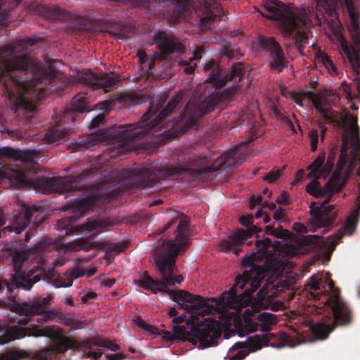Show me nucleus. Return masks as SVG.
I'll return each mask as SVG.
<instances>
[{"label":"nucleus","mask_w":360,"mask_h":360,"mask_svg":"<svg viewBox=\"0 0 360 360\" xmlns=\"http://www.w3.org/2000/svg\"><path fill=\"white\" fill-rule=\"evenodd\" d=\"M37 156V153L34 150H19L7 146L1 147L0 158H10L14 162L2 167L0 171V181L7 179L11 186L15 188L28 187L42 191L44 193L86 191L88 193L78 196L68 205L72 212V215L58 220L56 224V229L58 231H65L68 233L84 231H91L104 226V222L101 220L88 221L81 226H75L73 223L94 206L110 202L115 197L114 193L105 192L98 188L90 186L87 180L91 174V172L89 169L70 176L31 178L30 176V165L34 163Z\"/></svg>","instance_id":"obj_1"},{"label":"nucleus","mask_w":360,"mask_h":360,"mask_svg":"<svg viewBox=\"0 0 360 360\" xmlns=\"http://www.w3.org/2000/svg\"><path fill=\"white\" fill-rule=\"evenodd\" d=\"M260 276L261 274L256 270L244 271L243 275L236 276L235 284L229 291L224 292L219 297L205 299L186 290L171 291L172 300L186 312L172 320L173 334L165 331L164 338L189 341L199 349L217 346L221 333L219 323L212 318L205 316L240 304L241 299L237 294L236 287L243 289L250 283V290L245 289L241 294L249 295L259 287L262 279Z\"/></svg>","instance_id":"obj_2"},{"label":"nucleus","mask_w":360,"mask_h":360,"mask_svg":"<svg viewBox=\"0 0 360 360\" xmlns=\"http://www.w3.org/2000/svg\"><path fill=\"white\" fill-rule=\"evenodd\" d=\"M37 39L27 37L16 41L13 44L0 47V67L6 72L8 79L4 85L11 100L19 122L24 125L35 122L38 112L36 103L41 98L38 94H32V85L43 81H51L59 77L60 72L55 67L60 60H49L46 68L29 56H14L15 53L25 51L34 45Z\"/></svg>","instance_id":"obj_3"},{"label":"nucleus","mask_w":360,"mask_h":360,"mask_svg":"<svg viewBox=\"0 0 360 360\" xmlns=\"http://www.w3.org/2000/svg\"><path fill=\"white\" fill-rule=\"evenodd\" d=\"M59 245L56 241L51 239H43L32 248L27 249V245H21L20 248L10 249L9 255L11 257L14 274H11L9 279L0 278V307H15L20 314L30 316L34 315H44V320L52 319L56 313L49 309L51 298H34L30 302L18 303L15 301L18 295L17 290L20 288L29 290L34 283L40 280L39 276L22 273L21 266L28 259L30 255H34L39 257V262L44 263L45 258L44 254L53 250H58Z\"/></svg>","instance_id":"obj_4"},{"label":"nucleus","mask_w":360,"mask_h":360,"mask_svg":"<svg viewBox=\"0 0 360 360\" xmlns=\"http://www.w3.org/2000/svg\"><path fill=\"white\" fill-rule=\"evenodd\" d=\"M178 221L174 231L175 240H165L158 244L154 250L155 267L157 275L160 278H154L148 271H144L143 276L134 281V284L151 291L153 293L162 292L168 293L177 290H169L176 283H181L184 278L181 275H175V261L178 254L188 247V219L181 214L180 219L174 217L167 222L162 229H159L158 234L160 235ZM180 290H178L179 291Z\"/></svg>","instance_id":"obj_5"},{"label":"nucleus","mask_w":360,"mask_h":360,"mask_svg":"<svg viewBox=\"0 0 360 360\" xmlns=\"http://www.w3.org/2000/svg\"><path fill=\"white\" fill-rule=\"evenodd\" d=\"M205 70L210 71L205 82L213 83L216 86V91L203 100L195 98L189 101L180 117L172 120V126L180 129L183 133L198 126L199 120L214 111L221 101L230 99L234 95L244 75L243 64L240 63H233L230 71L222 78L221 70L214 60H210L205 65Z\"/></svg>","instance_id":"obj_6"},{"label":"nucleus","mask_w":360,"mask_h":360,"mask_svg":"<svg viewBox=\"0 0 360 360\" xmlns=\"http://www.w3.org/2000/svg\"><path fill=\"white\" fill-rule=\"evenodd\" d=\"M307 286L314 291L310 292L311 296L316 300H320L323 295H327L328 291L332 293L323 301L325 305L330 308L332 314L323 316L320 321L316 322L311 319L305 321L306 326L309 327L316 340H322L327 338L337 326H343L351 323L352 311L347 304L341 299L339 290L328 274L324 277L312 276L308 281Z\"/></svg>","instance_id":"obj_7"},{"label":"nucleus","mask_w":360,"mask_h":360,"mask_svg":"<svg viewBox=\"0 0 360 360\" xmlns=\"http://www.w3.org/2000/svg\"><path fill=\"white\" fill-rule=\"evenodd\" d=\"M183 95L177 94L164 107L167 97L163 96L156 103H151L137 124L117 126L115 132L110 134L119 140L117 153H127L131 148L130 142L143 139L153 131L167 127L168 124L165 120L180 107Z\"/></svg>","instance_id":"obj_8"},{"label":"nucleus","mask_w":360,"mask_h":360,"mask_svg":"<svg viewBox=\"0 0 360 360\" xmlns=\"http://www.w3.org/2000/svg\"><path fill=\"white\" fill-rule=\"evenodd\" d=\"M265 8L270 13L266 18L277 20L285 35L291 36L296 30L311 23L309 15L304 10L291 4L286 5L278 0H269L265 4Z\"/></svg>","instance_id":"obj_9"},{"label":"nucleus","mask_w":360,"mask_h":360,"mask_svg":"<svg viewBox=\"0 0 360 360\" xmlns=\"http://www.w3.org/2000/svg\"><path fill=\"white\" fill-rule=\"evenodd\" d=\"M354 167L355 159L352 158L347 168L345 176L342 177L340 174V179L334 184L333 190L329 192V195L320 205L316 206V202L311 203L309 206L311 218L309 219V222L311 231H316L319 228H324L323 233H326L328 231V228L334 224L338 215L337 212L334 211L335 206L333 205L326 206V205L330 202L334 193L340 192L345 187Z\"/></svg>","instance_id":"obj_10"},{"label":"nucleus","mask_w":360,"mask_h":360,"mask_svg":"<svg viewBox=\"0 0 360 360\" xmlns=\"http://www.w3.org/2000/svg\"><path fill=\"white\" fill-rule=\"evenodd\" d=\"M205 159L194 158L192 157H186L184 160V167H169L165 170L160 169H149L147 168H141L136 172L138 182L137 187L141 188H148L160 184L167 176L175 175L176 174H181L187 172L188 174L198 176L205 171L210 169V167H204L199 168L197 166L202 165Z\"/></svg>","instance_id":"obj_11"},{"label":"nucleus","mask_w":360,"mask_h":360,"mask_svg":"<svg viewBox=\"0 0 360 360\" xmlns=\"http://www.w3.org/2000/svg\"><path fill=\"white\" fill-rule=\"evenodd\" d=\"M38 207L35 205L27 207L24 212H18L14 214L10 221V224L3 228H0V238L8 236L11 240L13 242L24 241L27 242L30 240V236L28 232H26L23 239L16 238L15 237L20 235L23 230L31 223L32 218L35 224H40L44 220V217L41 216ZM5 224L4 214L0 212V227Z\"/></svg>","instance_id":"obj_12"},{"label":"nucleus","mask_w":360,"mask_h":360,"mask_svg":"<svg viewBox=\"0 0 360 360\" xmlns=\"http://www.w3.org/2000/svg\"><path fill=\"white\" fill-rule=\"evenodd\" d=\"M245 152L244 146H236L235 148L224 152L219 158H217L214 163H211L210 161L207 159L206 156L204 155H195L194 154H185L182 155L181 158L178 159L179 165L178 167H181L186 165L184 162V160L186 157H192L194 158H204L205 161L200 165L197 166L199 168H203L204 167H210V169L207 171H205L202 174L194 176L191 174H188L187 172L181 173V174H188L190 176H193L195 178L197 177H202V176H205V178H207V176L213 174L215 172H221L227 168L231 167H236L240 164L236 159L240 156L243 155Z\"/></svg>","instance_id":"obj_13"},{"label":"nucleus","mask_w":360,"mask_h":360,"mask_svg":"<svg viewBox=\"0 0 360 360\" xmlns=\"http://www.w3.org/2000/svg\"><path fill=\"white\" fill-rule=\"evenodd\" d=\"M239 222L243 226L248 228L247 229H238L234 233L230 235L227 239L221 240L219 244L221 250L225 252L232 250L236 255H238L242 250L240 247L244 242L252 238L253 235L262 231L261 229L256 226L249 227L250 225L253 224L252 214L241 216Z\"/></svg>","instance_id":"obj_14"},{"label":"nucleus","mask_w":360,"mask_h":360,"mask_svg":"<svg viewBox=\"0 0 360 360\" xmlns=\"http://www.w3.org/2000/svg\"><path fill=\"white\" fill-rule=\"evenodd\" d=\"M325 160V155L321 154L319 155L308 167L307 169L310 170L309 174H307L308 179H313L311 182L306 186L307 192L313 195L315 198H320L323 196H328L329 195V192L333 190V187L334 184L337 181H334L330 188H326V184L323 187L320 186V183L318 181V179L320 177H323L321 175V167Z\"/></svg>","instance_id":"obj_15"},{"label":"nucleus","mask_w":360,"mask_h":360,"mask_svg":"<svg viewBox=\"0 0 360 360\" xmlns=\"http://www.w3.org/2000/svg\"><path fill=\"white\" fill-rule=\"evenodd\" d=\"M260 47L269 53L270 68L277 72H281L286 66V59L283 49L273 37L262 36L259 39Z\"/></svg>","instance_id":"obj_16"},{"label":"nucleus","mask_w":360,"mask_h":360,"mask_svg":"<svg viewBox=\"0 0 360 360\" xmlns=\"http://www.w3.org/2000/svg\"><path fill=\"white\" fill-rule=\"evenodd\" d=\"M78 82L90 86L93 89H103L105 92L115 84L120 79L117 75L112 72L96 75L90 70L79 72L77 75Z\"/></svg>","instance_id":"obj_17"},{"label":"nucleus","mask_w":360,"mask_h":360,"mask_svg":"<svg viewBox=\"0 0 360 360\" xmlns=\"http://www.w3.org/2000/svg\"><path fill=\"white\" fill-rule=\"evenodd\" d=\"M86 94H78L67 105L60 115L58 124L63 125V128H69L68 125L74 123L77 119V113L89 111Z\"/></svg>","instance_id":"obj_18"},{"label":"nucleus","mask_w":360,"mask_h":360,"mask_svg":"<svg viewBox=\"0 0 360 360\" xmlns=\"http://www.w3.org/2000/svg\"><path fill=\"white\" fill-rule=\"evenodd\" d=\"M53 331L50 328H42L39 326H32L31 327L22 328L18 326H13L7 328L4 331V341L10 342L17 339H21L25 336L29 337H51Z\"/></svg>","instance_id":"obj_19"},{"label":"nucleus","mask_w":360,"mask_h":360,"mask_svg":"<svg viewBox=\"0 0 360 360\" xmlns=\"http://www.w3.org/2000/svg\"><path fill=\"white\" fill-rule=\"evenodd\" d=\"M154 41L160 50L161 60H165L171 53H180L184 51L183 44L176 37L163 31L155 34Z\"/></svg>","instance_id":"obj_20"},{"label":"nucleus","mask_w":360,"mask_h":360,"mask_svg":"<svg viewBox=\"0 0 360 360\" xmlns=\"http://www.w3.org/2000/svg\"><path fill=\"white\" fill-rule=\"evenodd\" d=\"M309 98L314 106L315 109L321 115L323 118L328 122V123L336 124L338 127H343V123L346 122L349 118L352 120L349 115H352L350 113H346L342 118V121H338L333 116V113H330L327 109L324 108L323 105L328 103L326 98L320 94L311 93Z\"/></svg>","instance_id":"obj_21"},{"label":"nucleus","mask_w":360,"mask_h":360,"mask_svg":"<svg viewBox=\"0 0 360 360\" xmlns=\"http://www.w3.org/2000/svg\"><path fill=\"white\" fill-rule=\"evenodd\" d=\"M350 122V125H352V122L350 119H347L346 122L343 123V127L345 128L344 132L345 134L342 136V144L340 147V154L339 156V159L336 165L335 170L332 174L330 178L326 183V188H330L331 186V184L338 180L340 179V174L342 171L348 158V146H349V139L347 137V129L345 127L347 122ZM352 128V126H350V129Z\"/></svg>","instance_id":"obj_22"},{"label":"nucleus","mask_w":360,"mask_h":360,"mask_svg":"<svg viewBox=\"0 0 360 360\" xmlns=\"http://www.w3.org/2000/svg\"><path fill=\"white\" fill-rule=\"evenodd\" d=\"M256 319L259 323L249 320L245 321V327L248 332L252 333L257 331L259 328L261 331L268 333L271 330V326L276 325L277 323L276 315L269 312H262L258 314Z\"/></svg>","instance_id":"obj_23"},{"label":"nucleus","mask_w":360,"mask_h":360,"mask_svg":"<svg viewBox=\"0 0 360 360\" xmlns=\"http://www.w3.org/2000/svg\"><path fill=\"white\" fill-rule=\"evenodd\" d=\"M299 243L305 247V250L311 251L317 248H328L330 251H333L336 245L337 242L324 240V238L318 235H308L302 236L298 240Z\"/></svg>","instance_id":"obj_24"},{"label":"nucleus","mask_w":360,"mask_h":360,"mask_svg":"<svg viewBox=\"0 0 360 360\" xmlns=\"http://www.w3.org/2000/svg\"><path fill=\"white\" fill-rule=\"evenodd\" d=\"M72 131L70 128H63V125L56 124L49 127L44 136V140L48 144H58L61 140L64 139Z\"/></svg>","instance_id":"obj_25"},{"label":"nucleus","mask_w":360,"mask_h":360,"mask_svg":"<svg viewBox=\"0 0 360 360\" xmlns=\"http://www.w3.org/2000/svg\"><path fill=\"white\" fill-rule=\"evenodd\" d=\"M105 138L103 134L92 133L79 140L72 142L70 146L72 152L81 150L82 148H90L97 145L102 139Z\"/></svg>","instance_id":"obj_26"},{"label":"nucleus","mask_w":360,"mask_h":360,"mask_svg":"<svg viewBox=\"0 0 360 360\" xmlns=\"http://www.w3.org/2000/svg\"><path fill=\"white\" fill-rule=\"evenodd\" d=\"M269 340L267 337V335L264 334L262 335H255L251 337H248L247 341L245 342H238L233 346V349H242L245 347H248L250 350L254 352L258 349H260L263 345H267Z\"/></svg>","instance_id":"obj_27"},{"label":"nucleus","mask_w":360,"mask_h":360,"mask_svg":"<svg viewBox=\"0 0 360 360\" xmlns=\"http://www.w3.org/2000/svg\"><path fill=\"white\" fill-rule=\"evenodd\" d=\"M21 0H1L0 1V26L6 25L9 20V12L17 7Z\"/></svg>","instance_id":"obj_28"},{"label":"nucleus","mask_w":360,"mask_h":360,"mask_svg":"<svg viewBox=\"0 0 360 360\" xmlns=\"http://www.w3.org/2000/svg\"><path fill=\"white\" fill-rule=\"evenodd\" d=\"M360 219V195L359 194L356 198V208L347 217L345 225V229L348 230L349 233L352 234L355 230L359 220Z\"/></svg>","instance_id":"obj_29"},{"label":"nucleus","mask_w":360,"mask_h":360,"mask_svg":"<svg viewBox=\"0 0 360 360\" xmlns=\"http://www.w3.org/2000/svg\"><path fill=\"white\" fill-rule=\"evenodd\" d=\"M37 9L41 15L50 20H56L63 16L62 10L56 6L41 4L37 6Z\"/></svg>","instance_id":"obj_30"},{"label":"nucleus","mask_w":360,"mask_h":360,"mask_svg":"<svg viewBox=\"0 0 360 360\" xmlns=\"http://www.w3.org/2000/svg\"><path fill=\"white\" fill-rule=\"evenodd\" d=\"M338 152V146L337 145H335L334 146L330 148L326 162L325 163V165H323L321 170V175L323 176V178H326V176H328V175L332 171Z\"/></svg>","instance_id":"obj_31"},{"label":"nucleus","mask_w":360,"mask_h":360,"mask_svg":"<svg viewBox=\"0 0 360 360\" xmlns=\"http://www.w3.org/2000/svg\"><path fill=\"white\" fill-rule=\"evenodd\" d=\"M76 247L78 250L89 251L91 249L101 248V245L95 241H91L88 238H80L75 241Z\"/></svg>","instance_id":"obj_32"},{"label":"nucleus","mask_w":360,"mask_h":360,"mask_svg":"<svg viewBox=\"0 0 360 360\" xmlns=\"http://www.w3.org/2000/svg\"><path fill=\"white\" fill-rule=\"evenodd\" d=\"M319 60L325 66L330 74H336L337 69L332 60L325 53L320 52L318 54Z\"/></svg>","instance_id":"obj_33"},{"label":"nucleus","mask_w":360,"mask_h":360,"mask_svg":"<svg viewBox=\"0 0 360 360\" xmlns=\"http://www.w3.org/2000/svg\"><path fill=\"white\" fill-rule=\"evenodd\" d=\"M24 356V353L16 349H9L0 354V360H19Z\"/></svg>","instance_id":"obj_34"},{"label":"nucleus","mask_w":360,"mask_h":360,"mask_svg":"<svg viewBox=\"0 0 360 360\" xmlns=\"http://www.w3.org/2000/svg\"><path fill=\"white\" fill-rule=\"evenodd\" d=\"M285 167V166H284L282 169H280L277 167H274L271 171L266 174V175L264 176V180L269 184L274 183L281 177Z\"/></svg>","instance_id":"obj_35"},{"label":"nucleus","mask_w":360,"mask_h":360,"mask_svg":"<svg viewBox=\"0 0 360 360\" xmlns=\"http://www.w3.org/2000/svg\"><path fill=\"white\" fill-rule=\"evenodd\" d=\"M359 51H354V54L348 58L356 76H360V56Z\"/></svg>","instance_id":"obj_36"},{"label":"nucleus","mask_w":360,"mask_h":360,"mask_svg":"<svg viewBox=\"0 0 360 360\" xmlns=\"http://www.w3.org/2000/svg\"><path fill=\"white\" fill-rule=\"evenodd\" d=\"M308 43V37L307 34L297 32L295 38V45L297 50L301 53L304 45Z\"/></svg>","instance_id":"obj_37"},{"label":"nucleus","mask_w":360,"mask_h":360,"mask_svg":"<svg viewBox=\"0 0 360 360\" xmlns=\"http://www.w3.org/2000/svg\"><path fill=\"white\" fill-rule=\"evenodd\" d=\"M94 344L96 346L104 347L113 352L119 351L120 349L118 345L112 342L106 338H100L99 342H94Z\"/></svg>","instance_id":"obj_38"},{"label":"nucleus","mask_w":360,"mask_h":360,"mask_svg":"<svg viewBox=\"0 0 360 360\" xmlns=\"http://www.w3.org/2000/svg\"><path fill=\"white\" fill-rule=\"evenodd\" d=\"M55 354L52 348H44L36 352L35 356L40 360H51Z\"/></svg>","instance_id":"obj_39"},{"label":"nucleus","mask_w":360,"mask_h":360,"mask_svg":"<svg viewBox=\"0 0 360 360\" xmlns=\"http://www.w3.org/2000/svg\"><path fill=\"white\" fill-rule=\"evenodd\" d=\"M66 275L70 276V278L68 280V283L63 285V286H72L73 281L82 277L84 275V273L77 269H73L72 270L67 271Z\"/></svg>","instance_id":"obj_40"},{"label":"nucleus","mask_w":360,"mask_h":360,"mask_svg":"<svg viewBox=\"0 0 360 360\" xmlns=\"http://www.w3.org/2000/svg\"><path fill=\"white\" fill-rule=\"evenodd\" d=\"M257 252H264L265 250L272 246V242L269 238H264L262 240H257L255 243Z\"/></svg>","instance_id":"obj_41"},{"label":"nucleus","mask_w":360,"mask_h":360,"mask_svg":"<svg viewBox=\"0 0 360 360\" xmlns=\"http://www.w3.org/2000/svg\"><path fill=\"white\" fill-rule=\"evenodd\" d=\"M290 232L288 230L283 229L281 226L275 229L274 236L277 238L286 239L289 236Z\"/></svg>","instance_id":"obj_42"},{"label":"nucleus","mask_w":360,"mask_h":360,"mask_svg":"<svg viewBox=\"0 0 360 360\" xmlns=\"http://www.w3.org/2000/svg\"><path fill=\"white\" fill-rule=\"evenodd\" d=\"M99 338L92 337L86 339L81 343V346L85 349H91L92 346H96L94 342H99Z\"/></svg>","instance_id":"obj_43"},{"label":"nucleus","mask_w":360,"mask_h":360,"mask_svg":"<svg viewBox=\"0 0 360 360\" xmlns=\"http://www.w3.org/2000/svg\"><path fill=\"white\" fill-rule=\"evenodd\" d=\"M282 346H292V338L287 333H282L279 338Z\"/></svg>","instance_id":"obj_44"},{"label":"nucleus","mask_w":360,"mask_h":360,"mask_svg":"<svg viewBox=\"0 0 360 360\" xmlns=\"http://www.w3.org/2000/svg\"><path fill=\"white\" fill-rule=\"evenodd\" d=\"M70 278V276L66 275V272L64 273L63 276L59 277L56 281V288H68V286H63L64 284L68 283V280Z\"/></svg>","instance_id":"obj_45"},{"label":"nucleus","mask_w":360,"mask_h":360,"mask_svg":"<svg viewBox=\"0 0 360 360\" xmlns=\"http://www.w3.org/2000/svg\"><path fill=\"white\" fill-rule=\"evenodd\" d=\"M105 120V116L103 115H98L94 117L91 122L90 127L91 128L98 127Z\"/></svg>","instance_id":"obj_46"},{"label":"nucleus","mask_w":360,"mask_h":360,"mask_svg":"<svg viewBox=\"0 0 360 360\" xmlns=\"http://www.w3.org/2000/svg\"><path fill=\"white\" fill-rule=\"evenodd\" d=\"M180 65L185 66L184 68V71L187 75H191L193 73L195 69V65H191L189 63H187L186 60H181L179 63Z\"/></svg>","instance_id":"obj_47"},{"label":"nucleus","mask_w":360,"mask_h":360,"mask_svg":"<svg viewBox=\"0 0 360 360\" xmlns=\"http://www.w3.org/2000/svg\"><path fill=\"white\" fill-rule=\"evenodd\" d=\"M335 0H315V2L316 4V7H319L320 8H323L326 11L329 10L330 8V3L333 2Z\"/></svg>","instance_id":"obj_48"},{"label":"nucleus","mask_w":360,"mask_h":360,"mask_svg":"<svg viewBox=\"0 0 360 360\" xmlns=\"http://www.w3.org/2000/svg\"><path fill=\"white\" fill-rule=\"evenodd\" d=\"M262 203V197L261 195H252L250 199V207L253 209L255 206Z\"/></svg>","instance_id":"obj_49"},{"label":"nucleus","mask_w":360,"mask_h":360,"mask_svg":"<svg viewBox=\"0 0 360 360\" xmlns=\"http://www.w3.org/2000/svg\"><path fill=\"white\" fill-rule=\"evenodd\" d=\"M102 355L101 349H97L96 351H89L86 353V357L94 360H98Z\"/></svg>","instance_id":"obj_50"},{"label":"nucleus","mask_w":360,"mask_h":360,"mask_svg":"<svg viewBox=\"0 0 360 360\" xmlns=\"http://www.w3.org/2000/svg\"><path fill=\"white\" fill-rule=\"evenodd\" d=\"M97 297V294L95 292L90 291L83 295L81 298L82 303H86L89 300L95 299Z\"/></svg>","instance_id":"obj_51"},{"label":"nucleus","mask_w":360,"mask_h":360,"mask_svg":"<svg viewBox=\"0 0 360 360\" xmlns=\"http://www.w3.org/2000/svg\"><path fill=\"white\" fill-rule=\"evenodd\" d=\"M276 203L281 205H285L288 202V193L285 191L282 193L276 200Z\"/></svg>","instance_id":"obj_52"},{"label":"nucleus","mask_w":360,"mask_h":360,"mask_svg":"<svg viewBox=\"0 0 360 360\" xmlns=\"http://www.w3.org/2000/svg\"><path fill=\"white\" fill-rule=\"evenodd\" d=\"M204 52V49L202 46H198L195 51L193 53V56L191 58V60H200L202 57V54Z\"/></svg>","instance_id":"obj_53"},{"label":"nucleus","mask_w":360,"mask_h":360,"mask_svg":"<svg viewBox=\"0 0 360 360\" xmlns=\"http://www.w3.org/2000/svg\"><path fill=\"white\" fill-rule=\"evenodd\" d=\"M309 137L311 140V144H318L319 141V133L316 129H313L309 132Z\"/></svg>","instance_id":"obj_54"},{"label":"nucleus","mask_w":360,"mask_h":360,"mask_svg":"<svg viewBox=\"0 0 360 360\" xmlns=\"http://www.w3.org/2000/svg\"><path fill=\"white\" fill-rule=\"evenodd\" d=\"M292 229L299 233H306L307 231V227L301 223H294Z\"/></svg>","instance_id":"obj_55"},{"label":"nucleus","mask_w":360,"mask_h":360,"mask_svg":"<svg viewBox=\"0 0 360 360\" xmlns=\"http://www.w3.org/2000/svg\"><path fill=\"white\" fill-rule=\"evenodd\" d=\"M304 176V171L302 169H299L295 174V179L294 181L292 183V184L295 185L296 184L301 182Z\"/></svg>","instance_id":"obj_56"},{"label":"nucleus","mask_w":360,"mask_h":360,"mask_svg":"<svg viewBox=\"0 0 360 360\" xmlns=\"http://www.w3.org/2000/svg\"><path fill=\"white\" fill-rule=\"evenodd\" d=\"M248 355V352L244 350H240L231 357V360H243Z\"/></svg>","instance_id":"obj_57"},{"label":"nucleus","mask_w":360,"mask_h":360,"mask_svg":"<svg viewBox=\"0 0 360 360\" xmlns=\"http://www.w3.org/2000/svg\"><path fill=\"white\" fill-rule=\"evenodd\" d=\"M274 219L276 221H281L284 217L283 210L282 209L277 210L273 215Z\"/></svg>","instance_id":"obj_58"},{"label":"nucleus","mask_w":360,"mask_h":360,"mask_svg":"<svg viewBox=\"0 0 360 360\" xmlns=\"http://www.w3.org/2000/svg\"><path fill=\"white\" fill-rule=\"evenodd\" d=\"M69 345H68V340H63L60 345H58L57 347V351L58 352H63L64 351H66L68 348Z\"/></svg>","instance_id":"obj_59"},{"label":"nucleus","mask_w":360,"mask_h":360,"mask_svg":"<svg viewBox=\"0 0 360 360\" xmlns=\"http://www.w3.org/2000/svg\"><path fill=\"white\" fill-rule=\"evenodd\" d=\"M137 56L139 58V62L141 64L145 63L148 59L147 54L145 52L141 51H138Z\"/></svg>","instance_id":"obj_60"},{"label":"nucleus","mask_w":360,"mask_h":360,"mask_svg":"<svg viewBox=\"0 0 360 360\" xmlns=\"http://www.w3.org/2000/svg\"><path fill=\"white\" fill-rule=\"evenodd\" d=\"M108 360H121L123 359V355L120 353L107 354Z\"/></svg>","instance_id":"obj_61"},{"label":"nucleus","mask_w":360,"mask_h":360,"mask_svg":"<svg viewBox=\"0 0 360 360\" xmlns=\"http://www.w3.org/2000/svg\"><path fill=\"white\" fill-rule=\"evenodd\" d=\"M134 321L139 327L147 330L148 325L141 317L136 318Z\"/></svg>","instance_id":"obj_62"},{"label":"nucleus","mask_w":360,"mask_h":360,"mask_svg":"<svg viewBox=\"0 0 360 360\" xmlns=\"http://www.w3.org/2000/svg\"><path fill=\"white\" fill-rule=\"evenodd\" d=\"M115 283V279L106 278L102 281V285L108 288H111Z\"/></svg>","instance_id":"obj_63"},{"label":"nucleus","mask_w":360,"mask_h":360,"mask_svg":"<svg viewBox=\"0 0 360 360\" xmlns=\"http://www.w3.org/2000/svg\"><path fill=\"white\" fill-rule=\"evenodd\" d=\"M83 327V324L82 321L79 320H74V321L72 323V326H70V328L72 330H75L79 328H82Z\"/></svg>","instance_id":"obj_64"}]
</instances>
